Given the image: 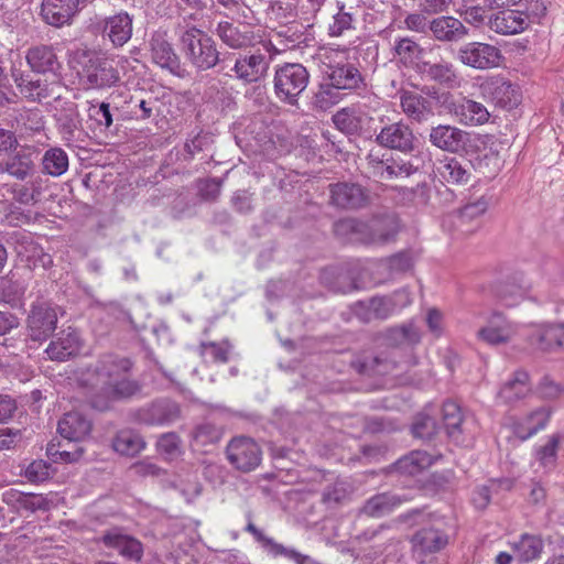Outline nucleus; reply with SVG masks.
<instances>
[{"instance_id":"26","label":"nucleus","mask_w":564,"mask_h":564,"mask_svg":"<svg viewBox=\"0 0 564 564\" xmlns=\"http://www.w3.org/2000/svg\"><path fill=\"white\" fill-rule=\"evenodd\" d=\"M489 200L485 196L465 205L457 214L452 216L455 229L463 235L475 232L479 227L478 219L487 212Z\"/></svg>"},{"instance_id":"30","label":"nucleus","mask_w":564,"mask_h":564,"mask_svg":"<svg viewBox=\"0 0 564 564\" xmlns=\"http://www.w3.org/2000/svg\"><path fill=\"white\" fill-rule=\"evenodd\" d=\"M102 34L117 47L124 45L132 36V18L119 12L104 20Z\"/></svg>"},{"instance_id":"24","label":"nucleus","mask_w":564,"mask_h":564,"mask_svg":"<svg viewBox=\"0 0 564 564\" xmlns=\"http://www.w3.org/2000/svg\"><path fill=\"white\" fill-rule=\"evenodd\" d=\"M406 501H409V498L404 495L395 492L376 494L365 501L360 514L375 519L387 517Z\"/></svg>"},{"instance_id":"8","label":"nucleus","mask_w":564,"mask_h":564,"mask_svg":"<svg viewBox=\"0 0 564 564\" xmlns=\"http://www.w3.org/2000/svg\"><path fill=\"white\" fill-rule=\"evenodd\" d=\"M381 127L376 135V142L386 149L410 153L414 150L415 135L411 127L403 120L384 123V118L379 119Z\"/></svg>"},{"instance_id":"51","label":"nucleus","mask_w":564,"mask_h":564,"mask_svg":"<svg viewBox=\"0 0 564 564\" xmlns=\"http://www.w3.org/2000/svg\"><path fill=\"white\" fill-rule=\"evenodd\" d=\"M393 51L394 56H397L404 65L415 63L422 54L420 45L410 37L397 39L394 41Z\"/></svg>"},{"instance_id":"25","label":"nucleus","mask_w":564,"mask_h":564,"mask_svg":"<svg viewBox=\"0 0 564 564\" xmlns=\"http://www.w3.org/2000/svg\"><path fill=\"white\" fill-rule=\"evenodd\" d=\"M101 542L109 549H115L121 556L140 561L143 547L140 541L123 533L120 529H111L101 536Z\"/></svg>"},{"instance_id":"49","label":"nucleus","mask_w":564,"mask_h":564,"mask_svg":"<svg viewBox=\"0 0 564 564\" xmlns=\"http://www.w3.org/2000/svg\"><path fill=\"white\" fill-rule=\"evenodd\" d=\"M337 12L333 17V21L328 26V34L333 37L341 36L345 32L355 28L354 13L346 11L345 3L337 2Z\"/></svg>"},{"instance_id":"12","label":"nucleus","mask_w":564,"mask_h":564,"mask_svg":"<svg viewBox=\"0 0 564 564\" xmlns=\"http://www.w3.org/2000/svg\"><path fill=\"white\" fill-rule=\"evenodd\" d=\"M448 543L445 532L436 528H424L411 538L412 555L420 564H425L435 553L443 550Z\"/></svg>"},{"instance_id":"37","label":"nucleus","mask_w":564,"mask_h":564,"mask_svg":"<svg viewBox=\"0 0 564 564\" xmlns=\"http://www.w3.org/2000/svg\"><path fill=\"white\" fill-rule=\"evenodd\" d=\"M441 177L451 184H466L471 177V164L456 158L445 159L437 169Z\"/></svg>"},{"instance_id":"58","label":"nucleus","mask_w":564,"mask_h":564,"mask_svg":"<svg viewBox=\"0 0 564 564\" xmlns=\"http://www.w3.org/2000/svg\"><path fill=\"white\" fill-rule=\"evenodd\" d=\"M156 448L166 459H173L181 454L180 437L173 432L165 433L159 438Z\"/></svg>"},{"instance_id":"13","label":"nucleus","mask_w":564,"mask_h":564,"mask_svg":"<svg viewBox=\"0 0 564 564\" xmlns=\"http://www.w3.org/2000/svg\"><path fill=\"white\" fill-rule=\"evenodd\" d=\"M57 313L48 303L33 304L28 316L29 337L34 341L45 340L56 328Z\"/></svg>"},{"instance_id":"59","label":"nucleus","mask_w":564,"mask_h":564,"mask_svg":"<svg viewBox=\"0 0 564 564\" xmlns=\"http://www.w3.org/2000/svg\"><path fill=\"white\" fill-rule=\"evenodd\" d=\"M246 530L253 535V538L261 543L262 547L272 556L278 557L284 549V545L278 543L272 538L267 536L259 530L252 522L247 524Z\"/></svg>"},{"instance_id":"62","label":"nucleus","mask_w":564,"mask_h":564,"mask_svg":"<svg viewBox=\"0 0 564 564\" xmlns=\"http://www.w3.org/2000/svg\"><path fill=\"white\" fill-rule=\"evenodd\" d=\"M348 497V491L344 484L336 482L333 486H328L324 494L323 500L329 506L343 503Z\"/></svg>"},{"instance_id":"48","label":"nucleus","mask_w":564,"mask_h":564,"mask_svg":"<svg viewBox=\"0 0 564 564\" xmlns=\"http://www.w3.org/2000/svg\"><path fill=\"white\" fill-rule=\"evenodd\" d=\"M18 253L24 257L28 262L37 268H50L53 264L51 254L44 252L43 248L31 239L18 247Z\"/></svg>"},{"instance_id":"52","label":"nucleus","mask_w":564,"mask_h":564,"mask_svg":"<svg viewBox=\"0 0 564 564\" xmlns=\"http://www.w3.org/2000/svg\"><path fill=\"white\" fill-rule=\"evenodd\" d=\"M41 182V177L37 176L25 184L14 185L12 188L13 198L25 205L36 203L42 194Z\"/></svg>"},{"instance_id":"3","label":"nucleus","mask_w":564,"mask_h":564,"mask_svg":"<svg viewBox=\"0 0 564 564\" xmlns=\"http://www.w3.org/2000/svg\"><path fill=\"white\" fill-rule=\"evenodd\" d=\"M317 57L334 88L355 89L362 82L360 72L347 62L345 50L322 48Z\"/></svg>"},{"instance_id":"28","label":"nucleus","mask_w":564,"mask_h":564,"mask_svg":"<svg viewBox=\"0 0 564 564\" xmlns=\"http://www.w3.org/2000/svg\"><path fill=\"white\" fill-rule=\"evenodd\" d=\"M530 24L529 15L520 10H503L489 19V26L500 34H517Z\"/></svg>"},{"instance_id":"19","label":"nucleus","mask_w":564,"mask_h":564,"mask_svg":"<svg viewBox=\"0 0 564 564\" xmlns=\"http://www.w3.org/2000/svg\"><path fill=\"white\" fill-rule=\"evenodd\" d=\"M151 59L154 64L163 69L169 70L176 76H183L184 69L171 43L166 39V34L155 32L150 39Z\"/></svg>"},{"instance_id":"6","label":"nucleus","mask_w":564,"mask_h":564,"mask_svg":"<svg viewBox=\"0 0 564 564\" xmlns=\"http://www.w3.org/2000/svg\"><path fill=\"white\" fill-rule=\"evenodd\" d=\"M336 230L350 231L364 243H383L397 232L394 219L391 217L373 218L369 221L348 218L337 223Z\"/></svg>"},{"instance_id":"23","label":"nucleus","mask_w":564,"mask_h":564,"mask_svg":"<svg viewBox=\"0 0 564 564\" xmlns=\"http://www.w3.org/2000/svg\"><path fill=\"white\" fill-rule=\"evenodd\" d=\"M268 69L269 62L260 52L240 56L232 68L235 76L246 84L259 82L267 75Z\"/></svg>"},{"instance_id":"2","label":"nucleus","mask_w":564,"mask_h":564,"mask_svg":"<svg viewBox=\"0 0 564 564\" xmlns=\"http://www.w3.org/2000/svg\"><path fill=\"white\" fill-rule=\"evenodd\" d=\"M180 43L185 58L198 70L210 69L219 61L214 40L195 26L186 28L182 32Z\"/></svg>"},{"instance_id":"17","label":"nucleus","mask_w":564,"mask_h":564,"mask_svg":"<svg viewBox=\"0 0 564 564\" xmlns=\"http://www.w3.org/2000/svg\"><path fill=\"white\" fill-rule=\"evenodd\" d=\"M83 348V339L79 332L73 327L62 329L48 344L45 354L48 359L65 361L77 356Z\"/></svg>"},{"instance_id":"35","label":"nucleus","mask_w":564,"mask_h":564,"mask_svg":"<svg viewBox=\"0 0 564 564\" xmlns=\"http://www.w3.org/2000/svg\"><path fill=\"white\" fill-rule=\"evenodd\" d=\"M361 542H371L377 549L376 554H392L397 551L400 540L389 533L387 524L378 525L375 529H368L359 535Z\"/></svg>"},{"instance_id":"53","label":"nucleus","mask_w":564,"mask_h":564,"mask_svg":"<svg viewBox=\"0 0 564 564\" xmlns=\"http://www.w3.org/2000/svg\"><path fill=\"white\" fill-rule=\"evenodd\" d=\"M58 88V82L47 84L41 79H28L23 87L20 89L21 94L32 100H42L55 95V89Z\"/></svg>"},{"instance_id":"56","label":"nucleus","mask_w":564,"mask_h":564,"mask_svg":"<svg viewBox=\"0 0 564 564\" xmlns=\"http://www.w3.org/2000/svg\"><path fill=\"white\" fill-rule=\"evenodd\" d=\"M230 344L227 340L220 343H203L200 355L213 362H226L230 352Z\"/></svg>"},{"instance_id":"54","label":"nucleus","mask_w":564,"mask_h":564,"mask_svg":"<svg viewBox=\"0 0 564 564\" xmlns=\"http://www.w3.org/2000/svg\"><path fill=\"white\" fill-rule=\"evenodd\" d=\"M560 441L558 435H551L546 443L535 451V458L545 470H551L555 467Z\"/></svg>"},{"instance_id":"7","label":"nucleus","mask_w":564,"mask_h":564,"mask_svg":"<svg viewBox=\"0 0 564 564\" xmlns=\"http://www.w3.org/2000/svg\"><path fill=\"white\" fill-rule=\"evenodd\" d=\"M216 33L223 43L230 48L237 50L261 45L265 52L273 55L282 51V48H278L275 44L270 39H267L260 31L254 32L247 28L241 30L239 26L228 21L219 22Z\"/></svg>"},{"instance_id":"29","label":"nucleus","mask_w":564,"mask_h":564,"mask_svg":"<svg viewBox=\"0 0 564 564\" xmlns=\"http://www.w3.org/2000/svg\"><path fill=\"white\" fill-rule=\"evenodd\" d=\"M400 106L404 115L416 122L426 121L433 115V104L430 98L415 91L402 90Z\"/></svg>"},{"instance_id":"47","label":"nucleus","mask_w":564,"mask_h":564,"mask_svg":"<svg viewBox=\"0 0 564 564\" xmlns=\"http://www.w3.org/2000/svg\"><path fill=\"white\" fill-rule=\"evenodd\" d=\"M3 501L7 503L18 502L19 506L28 511L34 512L46 508V499L41 495L23 494L10 489L3 494Z\"/></svg>"},{"instance_id":"10","label":"nucleus","mask_w":564,"mask_h":564,"mask_svg":"<svg viewBox=\"0 0 564 564\" xmlns=\"http://www.w3.org/2000/svg\"><path fill=\"white\" fill-rule=\"evenodd\" d=\"M226 454L230 464L243 473L256 469L262 459L259 445L246 436L232 438L227 445Z\"/></svg>"},{"instance_id":"41","label":"nucleus","mask_w":564,"mask_h":564,"mask_svg":"<svg viewBox=\"0 0 564 564\" xmlns=\"http://www.w3.org/2000/svg\"><path fill=\"white\" fill-rule=\"evenodd\" d=\"M434 463L432 456L424 451H413L395 463V469L403 475L414 476Z\"/></svg>"},{"instance_id":"63","label":"nucleus","mask_w":564,"mask_h":564,"mask_svg":"<svg viewBox=\"0 0 564 564\" xmlns=\"http://www.w3.org/2000/svg\"><path fill=\"white\" fill-rule=\"evenodd\" d=\"M25 288L19 282L6 281L1 289V299L11 305H14L24 294Z\"/></svg>"},{"instance_id":"46","label":"nucleus","mask_w":564,"mask_h":564,"mask_svg":"<svg viewBox=\"0 0 564 564\" xmlns=\"http://www.w3.org/2000/svg\"><path fill=\"white\" fill-rule=\"evenodd\" d=\"M388 339L395 346H412L421 340V332L414 324L408 323L387 330Z\"/></svg>"},{"instance_id":"32","label":"nucleus","mask_w":564,"mask_h":564,"mask_svg":"<svg viewBox=\"0 0 564 564\" xmlns=\"http://www.w3.org/2000/svg\"><path fill=\"white\" fill-rule=\"evenodd\" d=\"M26 62L31 69L36 73H56L61 68V64L54 52V48L48 45H36L30 47L25 55Z\"/></svg>"},{"instance_id":"11","label":"nucleus","mask_w":564,"mask_h":564,"mask_svg":"<svg viewBox=\"0 0 564 564\" xmlns=\"http://www.w3.org/2000/svg\"><path fill=\"white\" fill-rule=\"evenodd\" d=\"M411 302L410 293L406 290H401L394 293V299L373 297L368 303H360L356 308V314L364 322L386 319L394 312L397 305L406 306Z\"/></svg>"},{"instance_id":"31","label":"nucleus","mask_w":564,"mask_h":564,"mask_svg":"<svg viewBox=\"0 0 564 564\" xmlns=\"http://www.w3.org/2000/svg\"><path fill=\"white\" fill-rule=\"evenodd\" d=\"M57 431L68 441L80 442L90 434L91 422L79 412H68L58 421Z\"/></svg>"},{"instance_id":"18","label":"nucleus","mask_w":564,"mask_h":564,"mask_svg":"<svg viewBox=\"0 0 564 564\" xmlns=\"http://www.w3.org/2000/svg\"><path fill=\"white\" fill-rule=\"evenodd\" d=\"M529 343L541 351L564 349V323L533 325L529 333Z\"/></svg>"},{"instance_id":"9","label":"nucleus","mask_w":564,"mask_h":564,"mask_svg":"<svg viewBox=\"0 0 564 564\" xmlns=\"http://www.w3.org/2000/svg\"><path fill=\"white\" fill-rule=\"evenodd\" d=\"M457 58L466 66L476 69H488L500 65L502 54L495 45L469 42L458 48Z\"/></svg>"},{"instance_id":"14","label":"nucleus","mask_w":564,"mask_h":564,"mask_svg":"<svg viewBox=\"0 0 564 564\" xmlns=\"http://www.w3.org/2000/svg\"><path fill=\"white\" fill-rule=\"evenodd\" d=\"M448 111L458 123L465 127L484 126L491 117L485 105L464 96L451 101Z\"/></svg>"},{"instance_id":"44","label":"nucleus","mask_w":564,"mask_h":564,"mask_svg":"<svg viewBox=\"0 0 564 564\" xmlns=\"http://www.w3.org/2000/svg\"><path fill=\"white\" fill-rule=\"evenodd\" d=\"M112 447L121 455L134 456L145 447V442L138 433L123 430L116 435Z\"/></svg>"},{"instance_id":"50","label":"nucleus","mask_w":564,"mask_h":564,"mask_svg":"<svg viewBox=\"0 0 564 564\" xmlns=\"http://www.w3.org/2000/svg\"><path fill=\"white\" fill-rule=\"evenodd\" d=\"M57 128L65 140H72L80 128V119L76 107L62 110L57 116Z\"/></svg>"},{"instance_id":"33","label":"nucleus","mask_w":564,"mask_h":564,"mask_svg":"<svg viewBox=\"0 0 564 564\" xmlns=\"http://www.w3.org/2000/svg\"><path fill=\"white\" fill-rule=\"evenodd\" d=\"M531 392L529 375L518 370L507 380L498 392V399L506 404H513Z\"/></svg>"},{"instance_id":"22","label":"nucleus","mask_w":564,"mask_h":564,"mask_svg":"<svg viewBox=\"0 0 564 564\" xmlns=\"http://www.w3.org/2000/svg\"><path fill=\"white\" fill-rule=\"evenodd\" d=\"M78 4L79 0H42L41 17L45 23L62 28L70 23Z\"/></svg>"},{"instance_id":"15","label":"nucleus","mask_w":564,"mask_h":564,"mask_svg":"<svg viewBox=\"0 0 564 564\" xmlns=\"http://www.w3.org/2000/svg\"><path fill=\"white\" fill-rule=\"evenodd\" d=\"M485 100L505 109H512L520 102L518 88L502 77L487 79L480 85Z\"/></svg>"},{"instance_id":"42","label":"nucleus","mask_w":564,"mask_h":564,"mask_svg":"<svg viewBox=\"0 0 564 564\" xmlns=\"http://www.w3.org/2000/svg\"><path fill=\"white\" fill-rule=\"evenodd\" d=\"M543 541L531 534H522L518 541L512 544L514 556L520 562H530L540 557L543 551Z\"/></svg>"},{"instance_id":"27","label":"nucleus","mask_w":564,"mask_h":564,"mask_svg":"<svg viewBox=\"0 0 564 564\" xmlns=\"http://www.w3.org/2000/svg\"><path fill=\"white\" fill-rule=\"evenodd\" d=\"M332 203L339 208H360L368 202V195L358 184L338 183L330 185Z\"/></svg>"},{"instance_id":"20","label":"nucleus","mask_w":564,"mask_h":564,"mask_svg":"<svg viewBox=\"0 0 564 564\" xmlns=\"http://www.w3.org/2000/svg\"><path fill=\"white\" fill-rule=\"evenodd\" d=\"M180 416V408L170 400H159L134 412V420L147 425H167Z\"/></svg>"},{"instance_id":"39","label":"nucleus","mask_w":564,"mask_h":564,"mask_svg":"<svg viewBox=\"0 0 564 564\" xmlns=\"http://www.w3.org/2000/svg\"><path fill=\"white\" fill-rule=\"evenodd\" d=\"M42 172L53 177L65 174L69 166V158L59 147L47 149L41 159Z\"/></svg>"},{"instance_id":"64","label":"nucleus","mask_w":564,"mask_h":564,"mask_svg":"<svg viewBox=\"0 0 564 564\" xmlns=\"http://www.w3.org/2000/svg\"><path fill=\"white\" fill-rule=\"evenodd\" d=\"M414 436L430 438L436 433V424L430 416L417 417L412 426Z\"/></svg>"},{"instance_id":"40","label":"nucleus","mask_w":564,"mask_h":564,"mask_svg":"<svg viewBox=\"0 0 564 564\" xmlns=\"http://www.w3.org/2000/svg\"><path fill=\"white\" fill-rule=\"evenodd\" d=\"M530 286L517 281H506L496 289V295L500 303L507 307L519 305L529 297Z\"/></svg>"},{"instance_id":"38","label":"nucleus","mask_w":564,"mask_h":564,"mask_svg":"<svg viewBox=\"0 0 564 564\" xmlns=\"http://www.w3.org/2000/svg\"><path fill=\"white\" fill-rule=\"evenodd\" d=\"M35 170V164L29 153H17L0 162V174L8 173L17 180L24 181Z\"/></svg>"},{"instance_id":"4","label":"nucleus","mask_w":564,"mask_h":564,"mask_svg":"<svg viewBox=\"0 0 564 564\" xmlns=\"http://www.w3.org/2000/svg\"><path fill=\"white\" fill-rule=\"evenodd\" d=\"M310 82V73L302 64L285 63L274 73V93L278 99L291 106L297 104Z\"/></svg>"},{"instance_id":"21","label":"nucleus","mask_w":564,"mask_h":564,"mask_svg":"<svg viewBox=\"0 0 564 564\" xmlns=\"http://www.w3.org/2000/svg\"><path fill=\"white\" fill-rule=\"evenodd\" d=\"M517 332V326L512 322L499 313H494L487 325L479 328L477 337L488 345H500L510 341Z\"/></svg>"},{"instance_id":"43","label":"nucleus","mask_w":564,"mask_h":564,"mask_svg":"<svg viewBox=\"0 0 564 564\" xmlns=\"http://www.w3.org/2000/svg\"><path fill=\"white\" fill-rule=\"evenodd\" d=\"M420 72L423 76L453 87L457 83V75L451 63H423Z\"/></svg>"},{"instance_id":"1","label":"nucleus","mask_w":564,"mask_h":564,"mask_svg":"<svg viewBox=\"0 0 564 564\" xmlns=\"http://www.w3.org/2000/svg\"><path fill=\"white\" fill-rule=\"evenodd\" d=\"M131 368L130 359L107 355L82 375L83 384L99 387L100 395L91 400L94 408L104 411L110 401L127 399L140 391L139 382L130 377Z\"/></svg>"},{"instance_id":"55","label":"nucleus","mask_w":564,"mask_h":564,"mask_svg":"<svg viewBox=\"0 0 564 564\" xmlns=\"http://www.w3.org/2000/svg\"><path fill=\"white\" fill-rule=\"evenodd\" d=\"M443 421L449 436L459 433L463 416L459 405L454 401H447L443 404Z\"/></svg>"},{"instance_id":"61","label":"nucleus","mask_w":564,"mask_h":564,"mask_svg":"<svg viewBox=\"0 0 564 564\" xmlns=\"http://www.w3.org/2000/svg\"><path fill=\"white\" fill-rule=\"evenodd\" d=\"M88 113L90 119L95 120L99 126L109 128L112 124V116L109 104L101 102L99 105L91 104Z\"/></svg>"},{"instance_id":"57","label":"nucleus","mask_w":564,"mask_h":564,"mask_svg":"<svg viewBox=\"0 0 564 564\" xmlns=\"http://www.w3.org/2000/svg\"><path fill=\"white\" fill-rule=\"evenodd\" d=\"M333 120L336 127L347 134H352L360 128V117L356 112L348 109L338 111L334 116Z\"/></svg>"},{"instance_id":"34","label":"nucleus","mask_w":564,"mask_h":564,"mask_svg":"<svg viewBox=\"0 0 564 564\" xmlns=\"http://www.w3.org/2000/svg\"><path fill=\"white\" fill-rule=\"evenodd\" d=\"M551 416V409L541 406L514 424V434L522 441L543 430Z\"/></svg>"},{"instance_id":"45","label":"nucleus","mask_w":564,"mask_h":564,"mask_svg":"<svg viewBox=\"0 0 564 564\" xmlns=\"http://www.w3.org/2000/svg\"><path fill=\"white\" fill-rule=\"evenodd\" d=\"M395 192L394 198L402 205L426 206L430 200V188L425 183L417 184L415 187H392Z\"/></svg>"},{"instance_id":"60","label":"nucleus","mask_w":564,"mask_h":564,"mask_svg":"<svg viewBox=\"0 0 564 564\" xmlns=\"http://www.w3.org/2000/svg\"><path fill=\"white\" fill-rule=\"evenodd\" d=\"M24 476L31 482H43L51 476V464L43 459L34 460L25 468Z\"/></svg>"},{"instance_id":"5","label":"nucleus","mask_w":564,"mask_h":564,"mask_svg":"<svg viewBox=\"0 0 564 564\" xmlns=\"http://www.w3.org/2000/svg\"><path fill=\"white\" fill-rule=\"evenodd\" d=\"M78 74L85 89L109 88L120 79L115 58L101 54L88 56Z\"/></svg>"},{"instance_id":"36","label":"nucleus","mask_w":564,"mask_h":564,"mask_svg":"<svg viewBox=\"0 0 564 564\" xmlns=\"http://www.w3.org/2000/svg\"><path fill=\"white\" fill-rule=\"evenodd\" d=\"M430 30L438 41H458L467 34L464 24L453 17H440L430 24Z\"/></svg>"},{"instance_id":"16","label":"nucleus","mask_w":564,"mask_h":564,"mask_svg":"<svg viewBox=\"0 0 564 564\" xmlns=\"http://www.w3.org/2000/svg\"><path fill=\"white\" fill-rule=\"evenodd\" d=\"M429 141L440 150L458 153L469 144L470 133L455 126L438 124L431 129Z\"/></svg>"}]
</instances>
